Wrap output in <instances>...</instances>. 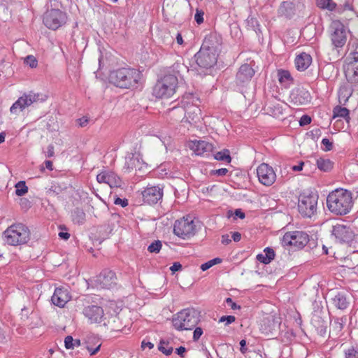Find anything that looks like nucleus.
I'll return each instance as SVG.
<instances>
[{
	"instance_id": "obj_11",
	"label": "nucleus",
	"mask_w": 358,
	"mask_h": 358,
	"mask_svg": "<svg viewBox=\"0 0 358 358\" xmlns=\"http://www.w3.org/2000/svg\"><path fill=\"white\" fill-rule=\"evenodd\" d=\"M304 2L305 0H283L278 8V14L290 19L304 10Z\"/></svg>"
},
{
	"instance_id": "obj_59",
	"label": "nucleus",
	"mask_w": 358,
	"mask_h": 358,
	"mask_svg": "<svg viewBox=\"0 0 358 358\" xmlns=\"http://www.w3.org/2000/svg\"><path fill=\"white\" fill-rule=\"evenodd\" d=\"M154 347V345L151 342H145L143 341L141 343V348L143 349H145L146 348H148L149 349H152Z\"/></svg>"
},
{
	"instance_id": "obj_30",
	"label": "nucleus",
	"mask_w": 358,
	"mask_h": 358,
	"mask_svg": "<svg viewBox=\"0 0 358 358\" xmlns=\"http://www.w3.org/2000/svg\"><path fill=\"white\" fill-rule=\"evenodd\" d=\"M334 305L338 309L345 310L349 306V301L342 293H338L333 299Z\"/></svg>"
},
{
	"instance_id": "obj_23",
	"label": "nucleus",
	"mask_w": 358,
	"mask_h": 358,
	"mask_svg": "<svg viewBox=\"0 0 358 358\" xmlns=\"http://www.w3.org/2000/svg\"><path fill=\"white\" fill-rule=\"evenodd\" d=\"M142 196L145 203L150 205L155 204L162 199L163 190L157 186L148 187L142 192Z\"/></svg>"
},
{
	"instance_id": "obj_18",
	"label": "nucleus",
	"mask_w": 358,
	"mask_h": 358,
	"mask_svg": "<svg viewBox=\"0 0 358 358\" xmlns=\"http://www.w3.org/2000/svg\"><path fill=\"white\" fill-rule=\"evenodd\" d=\"M116 275L110 270L103 271L96 280V287L98 289H110L116 285Z\"/></svg>"
},
{
	"instance_id": "obj_62",
	"label": "nucleus",
	"mask_w": 358,
	"mask_h": 358,
	"mask_svg": "<svg viewBox=\"0 0 358 358\" xmlns=\"http://www.w3.org/2000/svg\"><path fill=\"white\" fill-rule=\"evenodd\" d=\"M186 349L185 347L180 346L178 348L176 349V352L180 356L182 357L183 354L185 352Z\"/></svg>"
},
{
	"instance_id": "obj_31",
	"label": "nucleus",
	"mask_w": 358,
	"mask_h": 358,
	"mask_svg": "<svg viewBox=\"0 0 358 358\" xmlns=\"http://www.w3.org/2000/svg\"><path fill=\"white\" fill-rule=\"evenodd\" d=\"M345 318H335L331 323V331L335 335H338L342 331L344 324L345 323Z\"/></svg>"
},
{
	"instance_id": "obj_10",
	"label": "nucleus",
	"mask_w": 358,
	"mask_h": 358,
	"mask_svg": "<svg viewBox=\"0 0 358 358\" xmlns=\"http://www.w3.org/2000/svg\"><path fill=\"white\" fill-rule=\"evenodd\" d=\"M195 98L192 95L184 96L181 100V111L185 113V121L189 124H195L201 118V110L194 103Z\"/></svg>"
},
{
	"instance_id": "obj_26",
	"label": "nucleus",
	"mask_w": 358,
	"mask_h": 358,
	"mask_svg": "<svg viewBox=\"0 0 358 358\" xmlns=\"http://www.w3.org/2000/svg\"><path fill=\"white\" fill-rule=\"evenodd\" d=\"M291 102L295 105H304L310 101V93L304 89H295L290 94Z\"/></svg>"
},
{
	"instance_id": "obj_29",
	"label": "nucleus",
	"mask_w": 358,
	"mask_h": 358,
	"mask_svg": "<svg viewBox=\"0 0 358 358\" xmlns=\"http://www.w3.org/2000/svg\"><path fill=\"white\" fill-rule=\"evenodd\" d=\"M316 165L320 171L324 172L330 171L334 168V162L331 159L324 157L317 159Z\"/></svg>"
},
{
	"instance_id": "obj_48",
	"label": "nucleus",
	"mask_w": 358,
	"mask_h": 358,
	"mask_svg": "<svg viewBox=\"0 0 358 358\" xmlns=\"http://www.w3.org/2000/svg\"><path fill=\"white\" fill-rule=\"evenodd\" d=\"M101 346V344L99 343L95 348H93L90 347L89 345H87L86 348H87V351L90 352V355L92 356V355H96L100 350Z\"/></svg>"
},
{
	"instance_id": "obj_51",
	"label": "nucleus",
	"mask_w": 358,
	"mask_h": 358,
	"mask_svg": "<svg viewBox=\"0 0 358 358\" xmlns=\"http://www.w3.org/2000/svg\"><path fill=\"white\" fill-rule=\"evenodd\" d=\"M182 269V265L180 262H174L173 265L170 267V270L174 273L176 271H180Z\"/></svg>"
},
{
	"instance_id": "obj_57",
	"label": "nucleus",
	"mask_w": 358,
	"mask_h": 358,
	"mask_svg": "<svg viewBox=\"0 0 358 358\" xmlns=\"http://www.w3.org/2000/svg\"><path fill=\"white\" fill-rule=\"evenodd\" d=\"M240 345L241 348L240 350L243 354H245L247 352V348H245L246 345V341L243 339L240 341Z\"/></svg>"
},
{
	"instance_id": "obj_13",
	"label": "nucleus",
	"mask_w": 358,
	"mask_h": 358,
	"mask_svg": "<svg viewBox=\"0 0 358 358\" xmlns=\"http://www.w3.org/2000/svg\"><path fill=\"white\" fill-rule=\"evenodd\" d=\"M256 171L258 180L262 185L270 187L275 183L277 176L271 166L266 163H262L257 166Z\"/></svg>"
},
{
	"instance_id": "obj_55",
	"label": "nucleus",
	"mask_w": 358,
	"mask_h": 358,
	"mask_svg": "<svg viewBox=\"0 0 358 358\" xmlns=\"http://www.w3.org/2000/svg\"><path fill=\"white\" fill-rule=\"evenodd\" d=\"M226 302H227V303L229 306H231V309H233V310H235V309H236V308H240V307H239V306H238L236 305V303H234V302L233 301V300H232L231 298H227V299H226Z\"/></svg>"
},
{
	"instance_id": "obj_5",
	"label": "nucleus",
	"mask_w": 358,
	"mask_h": 358,
	"mask_svg": "<svg viewBox=\"0 0 358 358\" xmlns=\"http://www.w3.org/2000/svg\"><path fill=\"white\" fill-rule=\"evenodd\" d=\"M201 229V222L189 215L176 220L173 224V234L183 240L192 238Z\"/></svg>"
},
{
	"instance_id": "obj_32",
	"label": "nucleus",
	"mask_w": 358,
	"mask_h": 358,
	"mask_svg": "<svg viewBox=\"0 0 358 358\" xmlns=\"http://www.w3.org/2000/svg\"><path fill=\"white\" fill-rule=\"evenodd\" d=\"M333 113L334 117H343L347 122H350L349 110L346 108L337 106L334 108Z\"/></svg>"
},
{
	"instance_id": "obj_54",
	"label": "nucleus",
	"mask_w": 358,
	"mask_h": 358,
	"mask_svg": "<svg viewBox=\"0 0 358 358\" xmlns=\"http://www.w3.org/2000/svg\"><path fill=\"white\" fill-rule=\"evenodd\" d=\"M54 154H55L54 146L52 145H48V147L47 148L46 156L48 157H52L54 156Z\"/></svg>"
},
{
	"instance_id": "obj_37",
	"label": "nucleus",
	"mask_w": 358,
	"mask_h": 358,
	"mask_svg": "<svg viewBox=\"0 0 358 358\" xmlns=\"http://www.w3.org/2000/svg\"><path fill=\"white\" fill-rule=\"evenodd\" d=\"M215 159L219 161H226L227 162H230L231 160V158L229 155V151L228 150L217 152L215 155Z\"/></svg>"
},
{
	"instance_id": "obj_17",
	"label": "nucleus",
	"mask_w": 358,
	"mask_h": 358,
	"mask_svg": "<svg viewBox=\"0 0 358 358\" xmlns=\"http://www.w3.org/2000/svg\"><path fill=\"white\" fill-rule=\"evenodd\" d=\"M345 74L348 81L358 82V52L350 54L348 62L344 67Z\"/></svg>"
},
{
	"instance_id": "obj_14",
	"label": "nucleus",
	"mask_w": 358,
	"mask_h": 358,
	"mask_svg": "<svg viewBox=\"0 0 358 358\" xmlns=\"http://www.w3.org/2000/svg\"><path fill=\"white\" fill-rule=\"evenodd\" d=\"M331 40L336 48L343 47L346 42L347 36L343 24L339 20H334L331 24Z\"/></svg>"
},
{
	"instance_id": "obj_52",
	"label": "nucleus",
	"mask_w": 358,
	"mask_h": 358,
	"mask_svg": "<svg viewBox=\"0 0 358 358\" xmlns=\"http://www.w3.org/2000/svg\"><path fill=\"white\" fill-rule=\"evenodd\" d=\"M257 259L265 264H269L271 262L268 260V258L265 256L264 254H259L257 255Z\"/></svg>"
},
{
	"instance_id": "obj_34",
	"label": "nucleus",
	"mask_w": 358,
	"mask_h": 358,
	"mask_svg": "<svg viewBox=\"0 0 358 358\" xmlns=\"http://www.w3.org/2000/svg\"><path fill=\"white\" fill-rule=\"evenodd\" d=\"M316 3L319 8L330 11H333L336 7V4L333 0H317Z\"/></svg>"
},
{
	"instance_id": "obj_39",
	"label": "nucleus",
	"mask_w": 358,
	"mask_h": 358,
	"mask_svg": "<svg viewBox=\"0 0 358 358\" xmlns=\"http://www.w3.org/2000/svg\"><path fill=\"white\" fill-rule=\"evenodd\" d=\"M222 262V259L220 258H214L213 259H210L209 260L208 262L204 263V264H202L201 265V269L203 271H205L208 269H209L210 268H211L213 266L215 265V264H220Z\"/></svg>"
},
{
	"instance_id": "obj_40",
	"label": "nucleus",
	"mask_w": 358,
	"mask_h": 358,
	"mask_svg": "<svg viewBox=\"0 0 358 358\" xmlns=\"http://www.w3.org/2000/svg\"><path fill=\"white\" fill-rule=\"evenodd\" d=\"M162 242L160 241H155L152 243L148 248V250L150 253H158L162 248Z\"/></svg>"
},
{
	"instance_id": "obj_1",
	"label": "nucleus",
	"mask_w": 358,
	"mask_h": 358,
	"mask_svg": "<svg viewBox=\"0 0 358 358\" xmlns=\"http://www.w3.org/2000/svg\"><path fill=\"white\" fill-rule=\"evenodd\" d=\"M352 194L344 189H336L329 194L327 205L329 210L338 215H344L350 212L353 207Z\"/></svg>"
},
{
	"instance_id": "obj_24",
	"label": "nucleus",
	"mask_w": 358,
	"mask_h": 358,
	"mask_svg": "<svg viewBox=\"0 0 358 358\" xmlns=\"http://www.w3.org/2000/svg\"><path fill=\"white\" fill-rule=\"evenodd\" d=\"M71 299L69 291L63 287L56 288L51 301L52 303L58 307H64Z\"/></svg>"
},
{
	"instance_id": "obj_33",
	"label": "nucleus",
	"mask_w": 358,
	"mask_h": 358,
	"mask_svg": "<svg viewBox=\"0 0 358 358\" xmlns=\"http://www.w3.org/2000/svg\"><path fill=\"white\" fill-rule=\"evenodd\" d=\"M268 113L275 117H279L283 115L282 106L278 103H273L268 106Z\"/></svg>"
},
{
	"instance_id": "obj_56",
	"label": "nucleus",
	"mask_w": 358,
	"mask_h": 358,
	"mask_svg": "<svg viewBox=\"0 0 358 358\" xmlns=\"http://www.w3.org/2000/svg\"><path fill=\"white\" fill-rule=\"evenodd\" d=\"M304 165V162H300L299 164L294 165L292 167V171H300L303 169V166Z\"/></svg>"
},
{
	"instance_id": "obj_27",
	"label": "nucleus",
	"mask_w": 358,
	"mask_h": 358,
	"mask_svg": "<svg viewBox=\"0 0 358 358\" xmlns=\"http://www.w3.org/2000/svg\"><path fill=\"white\" fill-rule=\"evenodd\" d=\"M312 63V57L309 54L302 52L297 55L294 60L297 70L303 71L306 70Z\"/></svg>"
},
{
	"instance_id": "obj_9",
	"label": "nucleus",
	"mask_w": 358,
	"mask_h": 358,
	"mask_svg": "<svg viewBox=\"0 0 358 358\" xmlns=\"http://www.w3.org/2000/svg\"><path fill=\"white\" fill-rule=\"evenodd\" d=\"M309 241L308 235L300 231L286 232L282 238V245L292 250H299L304 248Z\"/></svg>"
},
{
	"instance_id": "obj_60",
	"label": "nucleus",
	"mask_w": 358,
	"mask_h": 358,
	"mask_svg": "<svg viewBox=\"0 0 358 358\" xmlns=\"http://www.w3.org/2000/svg\"><path fill=\"white\" fill-rule=\"evenodd\" d=\"M228 172V169L226 168H222L216 170V173L219 176H224Z\"/></svg>"
},
{
	"instance_id": "obj_38",
	"label": "nucleus",
	"mask_w": 358,
	"mask_h": 358,
	"mask_svg": "<svg viewBox=\"0 0 358 358\" xmlns=\"http://www.w3.org/2000/svg\"><path fill=\"white\" fill-rule=\"evenodd\" d=\"M350 95H351V92L348 87L343 86L339 89L338 97H339L340 102H341V101L345 102L348 99V98L350 97Z\"/></svg>"
},
{
	"instance_id": "obj_58",
	"label": "nucleus",
	"mask_w": 358,
	"mask_h": 358,
	"mask_svg": "<svg viewBox=\"0 0 358 358\" xmlns=\"http://www.w3.org/2000/svg\"><path fill=\"white\" fill-rule=\"evenodd\" d=\"M231 238L235 242H238L241 239V234L239 232H234L232 234Z\"/></svg>"
},
{
	"instance_id": "obj_7",
	"label": "nucleus",
	"mask_w": 358,
	"mask_h": 358,
	"mask_svg": "<svg viewBox=\"0 0 358 358\" xmlns=\"http://www.w3.org/2000/svg\"><path fill=\"white\" fill-rule=\"evenodd\" d=\"M3 234L6 243L14 246L26 244L31 236L29 228L22 223L12 224L6 229Z\"/></svg>"
},
{
	"instance_id": "obj_28",
	"label": "nucleus",
	"mask_w": 358,
	"mask_h": 358,
	"mask_svg": "<svg viewBox=\"0 0 358 358\" xmlns=\"http://www.w3.org/2000/svg\"><path fill=\"white\" fill-rule=\"evenodd\" d=\"M278 78L279 83L284 87H289L293 81V78L290 73L287 70H278Z\"/></svg>"
},
{
	"instance_id": "obj_16",
	"label": "nucleus",
	"mask_w": 358,
	"mask_h": 358,
	"mask_svg": "<svg viewBox=\"0 0 358 358\" xmlns=\"http://www.w3.org/2000/svg\"><path fill=\"white\" fill-rule=\"evenodd\" d=\"M281 318L277 314H269L262 320L259 329L265 335L273 334L280 329Z\"/></svg>"
},
{
	"instance_id": "obj_15",
	"label": "nucleus",
	"mask_w": 358,
	"mask_h": 358,
	"mask_svg": "<svg viewBox=\"0 0 358 358\" xmlns=\"http://www.w3.org/2000/svg\"><path fill=\"white\" fill-rule=\"evenodd\" d=\"M83 315L90 324L106 325L103 309L99 306H88L83 310Z\"/></svg>"
},
{
	"instance_id": "obj_25",
	"label": "nucleus",
	"mask_w": 358,
	"mask_h": 358,
	"mask_svg": "<svg viewBox=\"0 0 358 358\" xmlns=\"http://www.w3.org/2000/svg\"><path fill=\"white\" fill-rule=\"evenodd\" d=\"M99 183H106L110 187H117L121 185L120 178L112 171H102L96 176Z\"/></svg>"
},
{
	"instance_id": "obj_20",
	"label": "nucleus",
	"mask_w": 358,
	"mask_h": 358,
	"mask_svg": "<svg viewBox=\"0 0 358 358\" xmlns=\"http://www.w3.org/2000/svg\"><path fill=\"white\" fill-rule=\"evenodd\" d=\"M255 75V70L248 64L241 65L236 73V84L240 87L248 85Z\"/></svg>"
},
{
	"instance_id": "obj_12",
	"label": "nucleus",
	"mask_w": 358,
	"mask_h": 358,
	"mask_svg": "<svg viewBox=\"0 0 358 358\" xmlns=\"http://www.w3.org/2000/svg\"><path fill=\"white\" fill-rule=\"evenodd\" d=\"M66 20V13L59 9H50L45 13L43 20L48 29L55 30L64 24Z\"/></svg>"
},
{
	"instance_id": "obj_22",
	"label": "nucleus",
	"mask_w": 358,
	"mask_h": 358,
	"mask_svg": "<svg viewBox=\"0 0 358 358\" xmlns=\"http://www.w3.org/2000/svg\"><path fill=\"white\" fill-rule=\"evenodd\" d=\"M37 96L34 94H24L20 96L10 107L12 113H17V110L22 111L27 107L36 101Z\"/></svg>"
},
{
	"instance_id": "obj_47",
	"label": "nucleus",
	"mask_w": 358,
	"mask_h": 358,
	"mask_svg": "<svg viewBox=\"0 0 358 358\" xmlns=\"http://www.w3.org/2000/svg\"><path fill=\"white\" fill-rule=\"evenodd\" d=\"M322 144L325 146V151H329L333 148V143L328 138H323Z\"/></svg>"
},
{
	"instance_id": "obj_50",
	"label": "nucleus",
	"mask_w": 358,
	"mask_h": 358,
	"mask_svg": "<svg viewBox=\"0 0 358 358\" xmlns=\"http://www.w3.org/2000/svg\"><path fill=\"white\" fill-rule=\"evenodd\" d=\"M311 122V118L308 115H303L299 121L300 125H306Z\"/></svg>"
},
{
	"instance_id": "obj_6",
	"label": "nucleus",
	"mask_w": 358,
	"mask_h": 358,
	"mask_svg": "<svg viewBox=\"0 0 358 358\" xmlns=\"http://www.w3.org/2000/svg\"><path fill=\"white\" fill-rule=\"evenodd\" d=\"M178 87V78L173 74H167L155 84L152 94L157 99H169L175 94Z\"/></svg>"
},
{
	"instance_id": "obj_53",
	"label": "nucleus",
	"mask_w": 358,
	"mask_h": 358,
	"mask_svg": "<svg viewBox=\"0 0 358 358\" xmlns=\"http://www.w3.org/2000/svg\"><path fill=\"white\" fill-rule=\"evenodd\" d=\"M203 13L202 12H196V13L194 15V19H195V21L198 23V24H201L203 22Z\"/></svg>"
},
{
	"instance_id": "obj_45",
	"label": "nucleus",
	"mask_w": 358,
	"mask_h": 358,
	"mask_svg": "<svg viewBox=\"0 0 358 358\" xmlns=\"http://www.w3.org/2000/svg\"><path fill=\"white\" fill-rule=\"evenodd\" d=\"M265 256L268 258V260L271 262L275 257V252L270 248H266L264 250Z\"/></svg>"
},
{
	"instance_id": "obj_63",
	"label": "nucleus",
	"mask_w": 358,
	"mask_h": 358,
	"mask_svg": "<svg viewBox=\"0 0 358 358\" xmlns=\"http://www.w3.org/2000/svg\"><path fill=\"white\" fill-rule=\"evenodd\" d=\"M176 41L178 45H183L184 41H183L181 34L178 33V34L176 36Z\"/></svg>"
},
{
	"instance_id": "obj_64",
	"label": "nucleus",
	"mask_w": 358,
	"mask_h": 358,
	"mask_svg": "<svg viewBox=\"0 0 358 358\" xmlns=\"http://www.w3.org/2000/svg\"><path fill=\"white\" fill-rule=\"evenodd\" d=\"M59 236L61 238L67 240L70 237V234L69 233H67V232H59Z\"/></svg>"
},
{
	"instance_id": "obj_46",
	"label": "nucleus",
	"mask_w": 358,
	"mask_h": 358,
	"mask_svg": "<svg viewBox=\"0 0 358 358\" xmlns=\"http://www.w3.org/2000/svg\"><path fill=\"white\" fill-rule=\"evenodd\" d=\"M114 203L115 205L121 206L122 207H126L128 206L129 202L127 199H120L119 197H116L114 200Z\"/></svg>"
},
{
	"instance_id": "obj_43",
	"label": "nucleus",
	"mask_w": 358,
	"mask_h": 358,
	"mask_svg": "<svg viewBox=\"0 0 358 358\" xmlns=\"http://www.w3.org/2000/svg\"><path fill=\"white\" fill-rule=\"evenodd\" d=\"M203 331V329L199 327H196L194 332H193V337L192 339L194 341H198L201 336H202Z\"/></svg>"
},
{
	"instance_id": "obj_49",
	"label": "nucleus",
	"mask_w": 358,
	"mask_h": 358,
	"mask_svg": "<svg viewBox=\"0 0 358 358\" xmlns=\"http://www.w3.org/2000/svg\"><path fill=\"white\" fill-rule=\"evenodd\" d=\"M235 320H236V318L233 315L222 316L220 319V322H222L226 321L227 322V324H231V323L234 322L235 321Z\"/></svg>"
},
{
	"instance_id": "obj_44",
	"label": "nucleus",
	"mask_w": 358,
	"mask_h": 358,
	"mask_svg": "<svg viewBox=\"0 0 358 358\" xmlns=\"http://www.w3.org/2000/svg\"><path fill=\"white\" fill-rule=\"evenodd\" d=\"M74 339L71 336H67L64 339V346L66 349H73L74 348Z\"/></svg>"
},
{
	"instance_id": "obj_19",
	"label": "nucleus",
	"mask_w": 358,
	"mask_h": 358,
	"mask_svg": "<svg viewBox=\"0 0 358 358\" xmlns=\"http://www.w3.org/2000/svg\"><path fill=\"white\" fill-rule=\"evenodd\" d=\"M333 235L341 243H350L354 238V231L352 229L342 224H337L333 227Z\"/></svg>"
},
{
	"instance_id": "obj_3",
	"label": "nucleus",
	"mask_w": 358,
	"mask_h": 358,
	"mask_svg": "<svg viewBox=\"0 0 358 358\" xmlns=\"http://www.w3.org/2000/svg\"><path fill=\"white\" fill-rule=\"evenodd\" d=\"M219 52L218 41L210 38H206L195 55L197 64L205 69L213 67L217 63Z\"/></svg>"
},
{
	"instance_id": "obj_41",
	"label": "nucleus",
	"mask_w": 358,
	"mask_h": 358,
	"mask_svg": "<svg viewBox=\"0 0 358 358\" xmlns=\"http://www.w3.org/2000/svg\"><path fill=\"white\" fill-rule=\"evenodd\" d=\"M159 350L166 355H170L173 352V348L168 345L164 342H161L159 346Z\"/></svg>"
},
{
	"instance_id": "obj_35",
	"label": "nucleus",
	"mask_w": 358,
	"mask_h": 358,
	"mask_svg": "<svg viewBox=\"0 0 358 358\" xmlns=\"http://www.w3.org/2000/svg\"><path fill=\"white\" fill-rule=\"evenodd\" d=\"M345 358H358V350L353 345L343 349Z\"/></svg>"
},
{
	"instance_id": "obj_2",
	"label": "nucleus",
	"mask_w": 358,
	"mask_h": 358,
	"mask_svg": "<svg viewBox=\"0 0 358 358\" xmlns=\"http://www.w3.org/2000/svg\"><path fill=\"white\" fill-rule=\"evenodd\" d=\"M142 78V73L132 68H120L110 74V81L120 88H136Z\"/></svg>"
},
{
	"instance_id": "obj_36",
	"label": "nucleus",
	"mask_w": 358,
	"mask_h": 358,
	"mask_svg": "<svg viewBox=\"0 0 358 358\" xmlns=\"http://www.w3.org/2000/svg\"><path fill=\"white\" fill-rule=\"evenodd\" d=\"M28 192V187L24 181H20L15 185V194L17 196H23Z\"/></svg>"
},
{
	"instance_id": "obj_42",
	"label": "nucleus",
	"mask_w": 358,
	"mask_h": 358,
	"mask_svg": "<svg viewBox=\"0 0 358 358\" xmlns=\"http://www.w3.org/2000/svg\"><path fill=\"white\" fill-rule=\"evenodd\" d=\"M24 63L31 68H36L38 65V61L33 55H29L24 59Z\"/></svg>"
},
{
	"instance_id": "obj_8",
	"label": "nucleus",
	"mask_w": 358,
	"mask_h": 358,
	"mask_svg": "<svg viewBox=\"0 0 358 358\" xmlns=\"http://www.w3.org/2000/svg\"><path fill=\"white\" fill-rule=\"evenodd\" d=\"M318 196L313 193L303 192L299 196L298 210L304 217L313 216L317 208Z\"/></svg>"
},
{
	"instance_id": "obj_61",
	"label": "nucleus",
	"mask_w": 358,
	"mask_h": 358,
	"mask_svg": "<svg viewBox=\"0 0 358 358\" xmlns=\"http://www.w3.org/2000/svg\"><path fill=\"white\" fill-rule=\"evenodd\" d=\"M78 121H79V124L80 125V127L86 126L88 122V120L85 117H83L79 119Z\"/></svg>"
},
{
	"instance_id": "obj_21",
	"label": "nucleus",
	"mask_w": 358,
	"mask_h": 358,
	"mask_svg": "<svg viewBox=\"0 0 358 358\" xmlns=\"http://www.w3.org/2000/svg\"><path fill=\"white\" fill-rule=\"evenodd\" d=\"M188 147L195 155L201 156H208L214 149L213 145L206 141H191Z\"/></svg>"
},
{
	"instance_id": "obj_4",
	"label": "nucleus",
	"mask_w": 358,
	"mask_h": 358,
	"mask_svg": "<svg viewBox=\"0 0 358 358\" xmlns=\"http://www.w3.org/2000/svg\"><path fill=\"white\" fill-rule=\"evenodd\" d=\"M201 320L200 313L194 308L181 310L172 317L173 328L179 331L192 330Z\"/></svg>"
}]
</instances>
